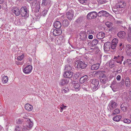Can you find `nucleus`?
Listing matches in <instances>:
<instances>
[{"instance_id":"obj_24","label":"nucleus","mask_w":131,"mask_h":131,"mask_svg":"<svg viewBox=\"0 0 131 131\" xmlns=\"http://www.w3.org/2000/svg\"><path fill=\"white\" fill-rule=\"evenodd\" d=\"M90 84H94L96 85H98L99 84V82L97 79H92L90 80Z\"/></svg>"},{"instance_id":"obj_29","label":"nucleus","mask_w":131,"mask_h":131,"mask_svg":"<svg viewBox=\"0 0 131 131\" xmlns=\"http://www.w3.org/2000/svg\"><path fill=\"white\" fill-rule=\"evenodd\" d=\"M97 87L98 85H96L94 84H90L89 86V88H90L91 90L93 91L97 90L98 89Z\"/></svg>"},{"instance_id":"obj_8","label":"nucleus","mask_w":131,"mask_h":131,"mask_svg":"<svg viewBox=\"0 0 131 131\" xmlns=\"http://www.w3.org/2000/svg\"><path fill=\"white\" fill-rule=\"evenodd\" d=\"M51 32L52 33L53 35L55 36H56L60 35L62 33V31L60 30L54 29H53L51 30Z\"/></svg>"},{"instance_id":"obj_14","label":"nucleus","mask_w":131,"mask_h":131,"mask_svg":"<svg viewBox=\"0 0 131 131\" xmlns=\"http://www.w3.org/2000/svg\"><path fill=\"white\" fill-rule=\"evenodd\" d=\"M73 73L71 71H67L65 72L63 75L65 77L71 78L72 76Z\"/></svg>"},{"instance_id":"obj_13","label":"nucleus","mask_w":131,"mask_h":131,"mask_svg":"<svg viewBox=\"0 0 131 131\" xmlns=\"http://www.w3.org/2000/svg\"><path fill=\"white\" fill-rule=\"evenodd\" d=\"M126 51L127 55L129 56H131V45H127L126 47Z\"/></svg>"},{"instance_id":"obj_39","label":"nucleus","mask_w":131,"mask_h":131,"mask_svg":"<svg viewBox=\"0 0 131 131\" xmlns=\"http://www.w3.org/2000/svg\"><path fill=\"white\" fill-rule=\"evenodd\" d=\"M120 112L119 109L118 108H116L113 111L112 113V115H116L119 113Z\"/></svg>"},{"instance_id":"obj_21","label":"nucleus","mask_w":131,"mask_h":131,"mask_svg":"<svg viewBox=\"0 0 131 131\" xmlns=\"http://www.w3.org/2000/svg\"><path fill=\"white\" fill-rule=\"evenodd\" d=\"M54 26L55 28L59 29L60 28L61 25V23L59 21H56L54 23Z\"/></svg>"},{"instance_id":"obj_48","label":"nucleus","mask_w":131,"mask_h":131,"mask_svg":"<svg viewBox=\"0 0 131 131\" xmlns=\"http://www.w3.org/2000/svg\"><path fill=\"white\" fill-rule=\"evenodd\" d=\"M118 3L123 8L124 7V6H125L126 4L123 2L120 1Z\"/></svg>"},{"instance_id":"obj_27","label":"nucleus","mask_w":131,"mask_h":131,"mask_svg":"<svg viewBox=\"0 0 131 131\" xmlns=\"http://www.w3.org/2000/svg\"><path fill=\"white\" fill-rule=\"evenodd\" d=\"M2 81L4 83H7L8 80V78L7 76L3 75L2 76Z\"/></svg>"},{"instance_id":"obj_58","label":"nucleus","mask_w":131,"mask_h":131,"mask_svg":"<svg viewBox=\"0 0 131 131\" xmlns=\"http://www.w3.org/2000/svg\"><path fill=\"white\" fill-rule=\"evenodd\" d=\"M23 62H19L18 61L16 62V63L17 65H22L23 64Z\"/></svg>"},{"instance_id":"obj_16","label":"nucleus","mask_w":131,"mask_h":131,"mask_svg":"<svg viewBox=\"0 0 131 131\" xmlns=\"http://www.w3.org/2000/svg\"><path fill=\"white\" fill-rule=\"evenodd\" d=\"M110 87L112 88V90L114 92H115L118 89H120L122 87V86L120 85L118 83L117 85L116 84L114 86H111Z\"/></svg>"},{"instance_id":"obj_53","label":"nucleus","mask_w":131,"mask_h":131,"mask_svg":"<svg viewBox=\"0 0 131 131\" xmlns=\"http://www.w3.org/2000/svg\"><path fill=\"white\" fill-rule=\"evenodd\" d=\"M124 80L123 79H122V80L121 82L119 83V84L120 85V86H123V85L124 84Z\"/></svg>"},{"instance_id":"obj_55","label":"nucleus","mask_w":131,"mask_h":131,"mask_svg":"<svg viewBox=\"0 0 131 131\" xmlns=\"http://www.w3.org/2000/svg\"><path fill=\"white\" fill-rule=\"evenodd\" d=\"M116 29V27L115 26H113L112 27H111V28L109 30V31H110V30H115Z\"/></svg>"},{"instance_id":"obj_42","label":"nucleus","mask_w":131,"mask_h":131,"mask_svg":"<svg viewBox=\"0 0 131 131\" xmlns=\"http://www.w3.org/2000/svg\"><path fill=\"white\" fill-rule=\"evenodd\" d=\"M113 10L114 12L116 14H118L120 13H121L122 11H121L119 10H118L117 9L114 7L113 9Z\"/></svg>"},{"instance_id":"obj_19","label":"nucleus","mask_w":131,"mask_h":131,"mask_svg":"<svg viewBox=\"0 0 131 131\" xmlns=\"http://www.w3.org/2000/svg\"><path fill=\"white\" fill-rule=\"evenodd\" d=\"M12 11L15 15L17 16L19 15L20 13L19 9L17 7L14 8L12 9Z\"/></svg>"},{"instance_id":"obj_56","label":"nucleus","mask_w":131,"mask_h":131,"mask_svg":"<svg viewBox=\"0 0 131 131\" xmlns=\"http://www.w3.org/2000/svg\"><path fill=\"white\" fill-rule=\"evenodd\" d=\"M127 60V63L129 65L131 64V59H128Z\"/></svg>"},{"instance_id":"obj_60","label":"nucleus","mask_w":131,"mask_h":131,"mask_svg":"<svg viewBox=\"0 0 131 131\" xmlns=\"http://www.w3.org/2000/svg\"><path fill=\"white\" fill-rule=\"evenodd\" d=\"M39 7L38 6H36L35 7L36 12H38L39 11Z\"/></svg>"},{"instance_id":"obj_4","label":"nucleus","mask_w":131,"mask_h":131,"mask_svg":"<svg viewBox=\"0 0 131 131\" xmlns=\"http://www.w3.org/2000/svg\"><path fill=\"white\" fill-rule=\"evenodd\" d=\"M78 63L77 67L78 69H84L87 66V64L84 61H80Z\"/></svg>"},{"instance_id":"obj_11","label":"nucleus","mask_w":131,"mask_h":131,"mask_svg":"<svg viewBox=\"0 0 131 131\" xmlns=\"http://www.w3.org/2000/svg\"><path fill=\"white\" fill-rule=\"evenodd\" d=\"M109 14L106 11L104 10H102L100 11L98 13L97 15L99 17H101L102 16L105 17H108L109 16Z\"/></svg>"},{"instance_id":"obj_62","label":"nucleus","mask_w":131,"mask_h":131,"mask_svg":"<svg viewBox=\"0 0 131 131\" xmlns=\"http://www.w3.org/2000/svg\"><path fill=\"white\" fill-rule=\"evenodd\" d=\"M92 32H93V31H92V30H90L87 31V33L88 34H89L90 33H92Z\"/></svg>"},{"instance_id":"obj_61","label":"nucleus","mask_w":131,"mask_h":131,"mask_svg":"<svg viewBox=\"0 0 131 131\" xmlns=\"http://www.w3.org/2000/svg\"><path fill=\"white\" fill-rule=\"evenodd\" d=\"M116 23L118 24H121L122 23V21H116Z\"/></svg>"},{"instance_id":"obj_59","label":"nucleus","mask_w":131,"mask_h":131,"mask_svg":"<svg viewBox=\"0 0 131 131\" xmlns=\"http://www.w3.org/2000/svg\"><path fill=\"white\" fill-rule=\"evenodd\" d=\"M121 79V76L120 75H118L116 77V79L118 81H120Z\"/></svg>"},{"instance_id":"obj_32","label":"nucleus","mask_w":131,"mask_h":131,"mask_svg":"<svg viewBox=\"0 0 131 131\" xmlns=\"http://www.w3.org/2000/svg\"><path fill=\"white\" fill-rule=\"evenodd\" d=\"M62 93H65L69 92V90L68 87H64L62 88Z\"/></svg>"},{"instance_id":"obj_54","label":"nucleus","mask_w":131,"mask_h":131,"mask_svg":"<svg viewBox=\"0 0 131 131\" xmlns=\"http://www.w3.org/2000/svg\"><path fill=\"white\" fill-rule=\"evenodd\" d=\"M117 84L118 83L116 81L114 80L112 83V84L111 86H114L116 84L117 85Z\"/></svg>"},{"instance_id":"obj_1","label":"nucleus","mask_w":131,"mask_h":131,"mask_svg":"<svg viewBox=\"0 0 131 131\" xmlns=\"http://www.w3.org/2000/svg\"><path fill=\"white\" fill-rule=\"evenodd\" d=\"M20 14L24 17H27L29 16V11L26 6L22 7L20 9Z\"/></svg>"},{"instance_id":"obj_40","label":"nucleus","mask_w":131,"mask_h":131,"mask_svg":"<svg viewBox=\"0 0 131 131\" xmlns=\"http://www.w3.org/2000/svg\"><path fill=\"white\" fill-rule=\"evenodd\" d=\"M98 40L96 39H94L92 42L91 45L93 46L96 45L98 42Z\"/></svg>"},{"instance_id":"obj_26","label":"nucleus","mask_w":131,"mask_h":131,"mask_svg":"<svg viewBox=\"0 0 131 131\" xmlns=\"http://www.w3.org/2000/svg\"><path fill=\"white\" fill-rule=\"evenodd\" d=\"M87 76L86 75L81 77L80 80V82L81 83H84L87 80Z\"/></svg>"},{"instance_id":"obj_35","label":"nucleus","mask_w":131,"mask_h":131,"mask_svg":"<svg viewBox=\"0 0 131 131\" xmlns=\"http://www.w3.org/2000/svg\"><path fill=\"white\" fill-rule=\"evenodd\" d=\"M62 24L65 27H67L69 24L68 21L67 19L64 20L62 22Z\"/></svg>"},{"instance_id":"obj_25","label":"nucleus","mask_w":131,"mask_h":131,"mask_svg":"<svg viewBox=\"0 0 131 131\" xmlns=\"http://www.w3.org/2000/svg\"><path fill=\"white\" fill-rule=\"evenodd\" d=\"M27 119V126L29 128H30L33 126V123L30 119L28 118Z\"/></svg>"},{"instance_id":"obj_10","label":"nucleus","mask_w":131,"mask_h":131,"mask_svg":"<svg viewBox=\"0 0 131 131\" xmlns=\"http://www.w3.org/2000/svg\"><path fill=\"white\" fill-rule=\"evenodd\" d=\"M111 43L110 42L105 43L104 45V49L105 52H107L110 50L111 47Z\"/></svg>"},{"instance_id":"obj_6","label":"nucleus","mask_w":131,"mask_h":131,"mask_svg":"<svg viewBox=\"0 0 131 131\" xmlns=\"http://www.w3.org/2000/svg\"><path fill=\"white\" fill-rule=\"evenodd\" d=\"M74 13L72 10L69 11L67 12L66 14L67 17L69 20H72L74 16Z\"/></svg>"},{"instance_id":"obj_44","label":"nucleus","mask_w":131,"mask_h":131,"mask_svg":"<svg viewBox=\"0 0 131 131\" xmlns=\"http://www.w3.org/2000/svg\"><path fill=\"white\" fill-rule=\"evenodd\" d=\"M15 131H22V128L20 126H18L16 127Z\"/></svg>"},{"instance_id":"obj_45","label":"nucleus","mask_w":131,"mask_h":131,"mask_svg":"<svg viewBox=\"0 0 131 131\" xmlns=\"http://www.w3.org/2000/svg\"><path fill=\"white\" fill-rule=\"evenodd\" d=\"M127 40L130 42H131V33H128L127 38Z\"/></svg>"},{"instance_id":"obj_63","label":"nucleus","mask_w":131,"mask_h":131,"mask_svg":"<svg viewBox=\"0 0 131 131\" xmlns=\"http://www.w3.org/2000/svg\"><path fill=\"white\" fill-rule=\"evenodd\" d=\"M106 1L105 0H100V2L101 3L103 4L105 3Z\"/></svg>"},{"instance_id":"obj_36","label":"nucleus","mask_w":131,"mask_h":131,"mask_svg":"<svg viewBox=\"0 0 131 131\" xmlns=\"http://www.w3.org/2000/svg\"><path fill=\"white\" fill-rule=\"evenodd\" d=\"M124 44H123L122 42H121L119 43V46L118 47L119 49L121 50L124 48Z\"/></svg>"},{"instance_id":"obj_49","label":"nucleus","mask_w":131,"mask_h":131,"mask_svg":"<svg viewBox=\"0 0 131 131\" xmlns=\"http://www.w3.org/2000/svg\"><path fill=\"white\" fill-rule=\"evenodd\" d=\"M109 67L111 68H112L114 67V61H111L109 63Z\"/></svg>"},{"instance_id":"obj_52","label":"nucleus","mask_w":131,"mask_h":131,"mask_svg":"<svg viewBox=\"0 0 131 131\" xmlns=\"http://www.w3.org/2000/svg\"><path fill=\"white\" fill-rule=\"evenodd\" d=\"M47 11L46 10H45L42 11V15L43 16H45L47 14Z\"/></svg>"},{"instance_id":"obj_33","label":"nucleus","mask_w":131,"mask_h":131,"mask_svg":"<svg viewBox=\"0 0 131 131\" xmlns=\"http://www.w3.org/2000/svg\"><path fill=\"white\" fill-rule=\"evenodd\" d=\"M74 88L76 89V91H79L81 87L79 83H77L74 84Z\"/></svg>"},{"instance_id":"obj_2","label":"nucleus","mask_w":131,"mask_h":131,"mask_svg":"<svg viewBox=\"0 0 131 131\" xmlns=\"http://www.w3.org/2000/svg\"><path fill=\"white\" fill-rule=\"evenodd\" d=\"M117 106V104L115 101V100H112L110 102L107 107L108 110L111 111L116 108Z\"/></svg>"},{"instance_id":"obj_41","label":"nucleus","mask_w":131,"mask_h":131,"mask_svg":"<svg viewBox=\"0 0 131 131\" xmlns=\"http://www.w3.org/2000/svg\"><path fill=\"white\" fill-rule=\"evenodd\" d=\"M105 25L108 28H110L112 27L113 24L112 23L109 22H107L105 23Z\"/></svg>"},{"instance_id":"obj_43","label":"nucleus","mask_w":131,"mask_h":131,"mask_svg":"<svg viewBox=\"0 0 131 131\" xmlns=\"http://www.w3.org/2000/svg\"><path fill=\"white\" fill-rule=\"evenodd\" d=\"M83 18L82 17H80L78 18L76 20L78 23H80L83 22Z\"/></svg>"},{"instance_id":"obj_46","label":"nucleus","mask_w":131,"mask_h":131,"mask_svg":"<svg viewBox=\"0 0 131 131\" xmlns=\"http://www.w3.org/2000/svg\"><path fill=\"white\" fill-rule=\"evenodd\" d=\"M49 1L48 0H43L42 1V4L44 5H46L49 4Z\"/></svg>"},{"instance_id":"obj_20","label":"nucleus","mask_w":131,"mask_h":131,"mask_svg":"<svg viewBox=\"0 0 131 131\" xmlns=\"http://www.w3.org/2000/svg\"><path fill=\"white\" fill-rule=\"evenodd\" d=\"M25 109L29 111H32L33 109L32 106L29 104H26L25 106Z\"/></svg>"},{"instance_id":"obj_5","label":"nucleus","mask_w":131,"mask_h":131,"mask_svg":"<svg viewBox=\"0 0 131 131\" xmlns=\"http://www.w3.org/2000/svg\"><path fill=\"white\" fill-rule=\"evenodd\" d=\"M123 56L121 55H118L117 56H115L113 58L114 61L121 64L122 63V61H123Z\"/></svg>"},{"instance_id":"obj_9","label":"nucleus","mask_w":131,"mask_h":131,"mask_svg":"<svg viewBox=\"0 0 131 131\" xmlns=\"http://www.w3.org/2000/svg\"><path fill=\"white\" fill-rule=\"evenodd\" d=\"M105 72L104 71H97L95 73L96 75H99V77L100 79L104 78L106 77V75L105 74Z\"/></svg>"},{"instance_id":"obj_7","label":"nucleus","mask_w":131,"mask_h":131,"mask_svg":"<svg viewBox=\"0 0 131 131\" xmlns=\"http://www.w3.org/2000/svg\"><path fill=\"white\" fill-rule=\"evenodd\" d=\"M80 38L82 40H86L88 39L86 32L84 31H81L80 33Z\"/></svg>"},{"instance_id":"obj_12","label":"nucleus","mask_w":131,"mask_h":131,"mask_svg":"<svg viewBox=\"0 0 131 131\" xmlns=\"http://www.w3.org/2000/svg\"><path fill=\"white\" fill-rule=\"evenodd\" d=\"M118 39L116 38H114L112 41L111 43V48L113 49H115L116 47L117 44L118 43Z\"/></svg>"},{"instance_id":"obj_3","label":"nucleus","mask_w":131,"mask_h":131,"mask_svg":"<svg viewBox=\"0 0 131 131\" xmlns=\"http://www.w3.org/2000/svg\"><path fill=\"white\" fill-rule=\"evenodd\" d=\"M97 15V14L96 12H92L88 14L87 17L88 19H91L96 18Z\"/></svg>"},{"instance_id":"obj_31","label":"nucleus","mask_w":131,"mask_h":131,"mask_svg":"<svg viewBox=\"0 0 131 131\" xmlns=\"http://www.w3.org/2000/svg\"><path fill=\"white\" fill-rule=\"evenodd\" d=\"M121 118L122 117L121 115H116L113 118V119L115 121L118 122Z\"/></svg>"},{"instance_id":"obj_34","label":"nucleus","mask_w":131,"mask_h":131,"mask_svg":"<svg viewBox=\"0 0 131 131\" xmlns=\"http://www.w3.org/2000/svg\"><path fill=\"white\" fill-rule=\"evenodd\" d=\"M114 7L117 9H118V10L122 11L123 10V8L121 7L118 3Z\"/></svg>"},{"instance_id":"obj_37","label":"nucleus","mask_w":131,"mask_h":131,"mask_svg":"<svg viewBox=\"0 0 131 131\" xmlns=\"http://www.w3.org/2000/svg\"><path fill=\"white\" fill-rule=\"evenodd\" d=\"M72 69V67L69 65L67 64L65 66V70L69 71L71 70Z\"/></svg>"},{"instance_id":"obj_23","label":"nucleus","mask_w":131,"mask_h":131,"mask_svg":"<svg viewBox=\"0 0 131 131\" xmlns=\"http://www.w3.org/2000/svg\"><path fill=\"white\" fill-rule=\"evenodd\" d=\"M100 66L99 63L94 64L91 66V69L92 70H97L99 68Z\"/></svg>"},{"instance_id":"obj_15","label":"nucleus","mask_w":131,"mask_h":131,"mask_svg":"<svg viewBox=\"0 0 131 131\" xmlns=\"http://www.w3.org/2000/svg\"><path fill=\"white\" fill-rule=\"evenodd\" d=\"M32 68L30 65H28L24 69V72L26 74L29 73L31 71Z\"/></svg>"},{"instance_id":"obj_28","label":"nucleus","mask_w":131,"mask_h":131,"mask_svg":"<svg viewBox=\"0 0 131 131\" xmlns=\"http://www.w3.org/2000/svg\"><path fill=\"white\" fill-rule=\"evenodd\" d=\"M68 81L67 80L62 79L60 81L59 84L60 85L63 86L65 84H68Z\"/></svg>"},{"instance_id":"obj_57","label":"nucleus","mask_w":131,"mask_h":131,"mask_svg":"<svg viewBox=\"0 0 131 131\" xmlns=\"http://www.w3.org/2000/svg\"><path fill=\"white\" fill-rule=\"evenodd\" d=\"M82 4H83L85 3V1H86V0H78Z\"/></svg>"},{"instance_id":"obj_50","label":"nucleus","mask_w":131,"mask_h":131,"mask_svg":"<svg viewBox=\"0 0 131 131\" xmlns=\"http://www.w3.org/2000/svg\"><path fill=\"white\" fill-rule=\"evenodd\" d=\"M124 122L125 123L129 124L131 122V120L127 118H125L124 119Z\"/></svg>"},{"instance_id":"obj_51","label":"nucleus","mask_w":131,"mask_h":131,"mask_svg":"<svg viewBox=\"0 0 131 131\" xmlns=\"http://www.w3.org/2000/svg\"><path fill=\"white\" fill-rule=\"evenodd\" d=\"M24 57V55L18 56L17 58V60L18 61H21Z\"/></svg>"},{"instance_id":"obj_47","label":"nucleus","mask_w":131,"mask_h":131,"mask_svg":"<svg viewBox=\"0 0 131 131\" xmlns=\"http://www.w3.org/2000/svg\"><path fill=\"white\" fill-rule=\"evenodd\" d=\"M107 77L100 79V81L103 84L106 83L107 81Z\"/></svg>"},{"instance_id":"obj_17","label":"nucleus","mask_w":131,"mask_h":131,"mask_svg":"<svg viewBox=\"0 0 131 131\" xmlns=\"http://www.w3.org/2000/svg\"><path fill=\"white\" fill-rule=\"evenodd\" d=\"M126 35V33L124 31H120L117 34V35L121 38H124Z\"/></svg>"},{"instance_id":"obj_30","label":"nucleus","mask_w":131,"mask_h":131,"mask_svg":"<svg viewBox=\"0 0 131 131\" xmlns=\"http://www.w3.org/2000/svg\"><path fill=\"white\" fill-rule=\"evenodd\" d=\"M122 110L124 111H126L127 109V107L126 106L125 103H123L121 106Z\"/></svg>"},{"instance_id":"obj_22","label":"nucleus","mask_w":131,"mask_h":131,"mask_svg":"<svg viewBox=\"0 0 131 131\" xmlns=\"http://www.w3.org/2000/svg\"><path fill=\"white\" fill-rule=\"evenodd\" d=\"M125 84L127 88H129L130 86V83L129 78L128 77L126 78L125 80Z\"/></svg>"},{"instance_id":"obj_64","label":"nucleus","mask_w":131,"mask_h":131,"mask_svg":"<svg viewBox=\"0 0 131 131\" xmlns=\"http://www.w3.org/2000/svg\"><path fill=\"white\" fill-rule=\"evenodd\" d=\"M93 38V36L92 35H89L88 36V38L89 39H92Z\"/></svg>"},{"instance_id":"obj_18","label":"nucleus","mask_w":131,"mask_h":131,"mask_svg":"<svg viewBox=\"0 0 131 131\" xmlns=\"http://www.w3.org/2000/svg\"><path fill=\"white\" fill-rule=\"evenodd\" d=\"M105 36V34L104 32H100L97 34L96 37L98 39H101L103 38Z\"/></svg>"},{"instance_id":"obj_38","label":"nucleus","mask_w":131,"mask_h":131,"mask_svg":"<svg viewBox=\"0 0 131 131\" xmlns=\"http://www.w3.org/2000/svg\"><path fill=\"white\" fill-rule=\"evenodd\" d=\"M82 88L83 89L86 91H89V86L87 85L83 84L82 86Z\"/></svg>"}]
</instances>
